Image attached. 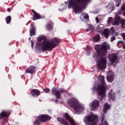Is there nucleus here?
Masks as SVG:
<instances>
[{"label": "nucleus", "instance_id": "obj_15", "mask_svg": "<svg viewBox=\"0 0 125 125\" xmlns=\"http://www.w3.org/2000/svg\"><path fill=\"white\" fill-rule=\"evenodd\" d=\"M52 92L54 93L57 98H60V93H59V91L58 90L56 89V88L53 87L52 88Z\"/></svg>", "mask_w": 125, "mask_h": 125}, {"label": "nucleus", "instance_id": "obj_30", "mask_svg": "<svg viewBox=\"0 0 125 125\" xmlns=\"http://www.w3.org/2000/svg\"><path fill=\"white\" fill-rule=\"evenodd\" d=\"M46 28L47 30H50V29L52 28V23H51L50 24H47L46 26Z\"/></svg>", "mask_w": 125, "mask_h": 125}, {"label": "nucleus", "instance_id": "obj_25", "mask_svg": "<svg viewBox=\"0 0 125 125\" xmlns=\"http://www.w3.org/2000/svg\"><path fill=\"white\" fill-rule=\"evenodd\" d=\"M81 19H83V18L84 19H88V15L85 13H83L81 15Z\"/></svg>", "mask_w": 125, "mask_h": 125}, {"label": "nucleus", "instance_id": "obj_7", "mask_svg": "<svg viewBox=\"0 0 125 125\" xmlns=\"http://www.w3.org/2000/svg\"><path fill=\"white\" fill-rule=\"evenodd\" d=\"M107 64V59L104 57L100 59L97 61V65L99 68H100L101 70L106 69V64Z\"/></svg>", "mask_w": 125, "mask_h": 125}, {"label": "nucleus", "instance_id": "obj_21", "mask_svg": "<svg viewBox=\"0 0 125 125\" xmlns=\"http://www.w3.org/2000/svg\"><path fill=\"white\" fill-rule=\"evenodd\" d=\"M58 121L60 124H62V125H68V122L62 118H58Z\"/></svg>", "mask_w": 125, "mask_h": 125}, {"label": "nucleus", "instance_id": "obj_26", "mask_svg": "<svg viewBox=\"0 0 125 125\" xmlns=\"http://www.w3.org/2000/svg\"><path fill=\"white\" fill-rule=\"evenodd\" d=\"M108 94L110 99H112V100H114V99L115 98V95L113 94V91L110 90Z\"/></svg>", "mask_w": 125, "mask_h": 125}, {"label": "nucleus", "instance_id": "obj_5", "mask_svg": "<svg viewBox=\"0 0 125 125\" xmlns=\"http://www.w3.org/2000/svg\"><path fill=\"white\" fill-rule=\"evenodd\" d=\"M98 117L96 115L91 114L90 117L87 116L84 118V122L87 125H90L92 123V125H97L96 124L97 121Z\"/></svg>", "mask_w": 125, "mask_h": 125}, {"label": "nucleus", "instance_id": "obj_4", "mask_svg": "<svg viewBox=\"0 0 125 125\" xmlns=\"http://www.w3.org/2000/svg\"><path fill=\"white\" fill-rule=\"evenodd\" d=\"M108 49H110L109 44L107 42H103L100 50L97 51V52L95 53L93 55V58L96 59V58H99V57H101V56L106 55Z\"/></svg>", "mask_w": 125, "mask_h": 125}, {"label": "nucleus", "instance_id": "obj_38", "mask_svg": "<svg viewBox=\"0 0 125 125\" xmlns=\"http://www.w3.org/2000/svg\"><path fill=\"white\" fill-rule=\"evenodd\" d=\"M116 3H118V4H117V6H119V5L120 4V3H121V0H119L118 1L116 2Z\"/></svg>", "mask_w": 125, "mask_h": 125}, {"label": "nucleus", "instance_id": "obj_49", "mask_svg": "<svg viewBox=\"0 0 125 125\" xmlns=\"http://www.w3.org/2000/svg\"><path fill=\"white\" fill-rule=\"evenodd\" d=\"M56 103H57V101H56Z\"/></svg>", "mask_w": 125, "mask_h": 125}, {"label": "nucleus", "instance_id": "obj_27", "mask_svg": "<svg viewBox=\"0 0 125 125\" xmlns=\"http://www.w3.org/2000/svg\"><path fill=\"white\" fill-rule=\"evenodd\" d=\"M66 7H67V5H61L60 6L59 10L60 11H63V10L66 9Z\"/></svg>", "mask_w": 125, "mask_h": 125}, {"label": "nucleus", "instance_id": "obj_44", "mask_svg": "<svg viewBox=\"0 0 125 125\" xmlns=\"http://www.w3.org/2000/svg\"><path fill=\"white\" fill-rule=\"evenodd\" d=\"M104 125H107V122H106V121L104 122Z\"/></svg>", "mask_w": 125, "mask_h": 125}, {"label": "nucleus", "instance_id": "obj_32", "mask_svg": "<svg viewBox=\"0 0 125 125\" xmlns=\"http://www.w3.org/2000/svg\"><path fill=\"white\" fill-rule=\"evenodd\" d=\"M120 36L123 38L124 40L125 41V33H122L120 34Z\"/></svg>", "mask_w": 125, "mask_h": 125}, {"label": "nucleus", "instance_id": "obj_37", "mask_svg": "<svg viewBox=\"0 0 125 125\" xmlns=\"http://www.w3.org/2000/svg\"><path fill=\"white\" fill-rule=\"evenodd\" d=\"M125 4H124L122 6V8H121V10L124 11V10H125Z\"/></svg>", "mask_w": 125, "mask_h": 125}, {"label": "nucleus", "instance_id": "obj_23", "mask_svg": "<svg viewBox=\"0 0 125 125\" xmlns=\"http://www.w3.org/2000/svg\"><path fill=\"white\" fill-rule=\"evenodd\" d=\"M92 40V41L94 42H99V40H100V36L97 35V36L93 37Z\"/></svg>", "mask_w": 125, "mask_h": 125}, {"label": "nucleus", "instance_id": "obj_43", "mask_svg": "<svg viewBox=\"0 0 125 125\" xmlns=\"http://www.w3.org/2000/svg\"><path fill=\"white\" fill-rule=\"evenodd\" d=\"M7 11H8V12H10V9L8 8L7 9Z\"/></svg>", "mask_w": 125, "mask_h": 125}, {"label": "nucleus", "instance_id": "obj_12", "mask_svg": "<svg viewBox=\"0 0 125 125\" xmlns=\"http://www.w3.org/2000/svg\"><path fill=\"white\" fill-rule=\"evenodd\" d=\"M64 118L65 119H66V120H68L69 122H70L71 125H76V123H75L74 120L71 118V117H70V115H69L68 113L64 114Z\"/></svg>", "mask_w": 125, "mask_h": 125}, {"label": "nucleus", "instance_id": "obj_22", "mask_svg": "<svg viewBox=\"0 0 125 125\" xmlns=\"http://www.w3.org/2000/svg\"><path fill=\"white\" fill-rule=\"evenodd\" d=\"M31 94L33 96H34V95H39L41 94V92L38 90L34 89L31 92Z\"/></svg>", "mask_w": 125, "mask_h": 125}, {"label": "nucleus", "instance_id": "obj_18", "mask_svg": "<svg viewBox=\"0 0 125 125\" xmlns=\"http://www.w3.org/2000/svg\"><path fill=\"white\" fill-rule=\"evenodd\" d=\"M9 116V113L7 112L6 111H2L0 114V119H3L4 117H8Z\"/></svg>", "mask_w": 125, "mask_h": 125}, {"label": "nucleus", "instance_id": "obj_34", "mask_svg": "<svg viewBox=\"0 0 125 125\" xmlns=\"http://www.w3.org/2000/svg\"><path fill=\"white\" fill-rule=\"evenodd\" d=\"M44 92H46V93H48V92H49V91H50V90L48 88H46V89H44Z\"/></svg>", "mask_w": 125, "mask_h": 125}, {"label": "nucleus", "instance_id": "obj_47", "mask_svg": "<svg viewBox=\"0 0 125 125\" xmlns=\"http://www.w3.org/2000/svg\"><path fill=\"white\" fill-rule=\"evenodd\" d=\"M29 41L31 40V37H30V38H29Z\"/></svg>", "mask_w": 125, "mask_h": 125}, {"label": "nucleus", "instance_id": "obj_3", "mask_svg": "<svg viewBox=\"0 0 125 125\" xmlns=\"http://www.w3.org/2000/svg\"><path fill=\"white\" fill-rule=\"evenodd\" d=\"M98 81L101 82V85L99 86L97 88V92L98 97L100 99L103 98L106 96V83L104 81V77L101 76L98 77Z\"/></svg>", "mask_w": 125, "mask_h": 125}, {"label": "nucleus", "instance_id": "obj_42", "mask_svg": "<svg viewBox=\"0 0 125 125\" xmlns=\"http://www.w3.org/2000/svg\"><path fill=\"white\" fill-rule=\"evenodd\" d=\"M122 11H120V12H119L117 14H121L122 13Z\"/></svg>", "mask_w": 125, "mask_h": 125}, {"label": "nucleus", "instance_id": "obj_35", "mask_svg": "<svg viewBox=\"0 0 125 125\" xmlns=\"http://www.w3.org/2000/svg\"><path fill=\"white\" fill-rule=\"evenodd\" d=\"M95 19L97 23H99L100 22V20H99V19H98V17H96Z\"/></svg>", "mask_w": 125, "mask_h": 125}, {"label": "nucleus", "instance_id": "obj_8", "mask_svg": "<svg viewBox=\"0 0 125 125\" xmlns=\"http://www.w3.org/2000/svg\"><path fill=\"white\" fill-rule=\"evenodd\" d=\"M73 107L75 112L77 113V114H78V113L80 112H83V110H84V108H83V106L82 104H80L79 102H76V103H74Z\"/></svg>", "mask_w": 125, "mask_h": 125}, {"label": "nucleus", "instance_id": "obj_13", "mask_svg": "<svg viewBox=\"0 0 125 125\" xmlns=\"http://www.w3.org/2000/svg\"><path fill=\"white\" fill-rule=\"evenodd\" d=\"M37 68L35 66H31L29 67L26 70V73L29 74H34V73H36V70Z\"/></svg>", "mask_w": 125, "mask_h": 125}, {"label": "nucleus", "instance_id": "obj_39", "mask_svg": "<svg viewBox=\"0 0 125 125\" xmlns=\"http://www.w3.org/2000/svg\"><path fill=\"white\" fill-rule=\"evenodd\" d=\"M117 43L119 44V43H124V42L123 41H118L117 42Z\"/></svg>", "mask_w": 125, "mask_h": 125}, {"label": "nucleus", "instance_id": "obj_45", "mask_svg": "<svg viewBox=\"0 0 125 125\" xmlns=\"http://www.w3.org/2000/svg\"><path fill=\"white\" fill-rule=\"evenodd\" d=\"M123 48H124V49H125V45H124L123 46Z\"/></svg>", "mask_w": 125, "mask_h": 125}, {"label": "nucleus", "instance_id": "obj_17", "mask_svg": "<svg viewBox=\"0 0 125 125\" xmlns=\"http://www.w3.org/2000/svg\"><path fill=\"white\" fill-rule=\"evenodd\" d=\"M110 71H109L108 73L107 80L109 83H112V82L114 81V76H113V74H111V75H110Z\"/></svg>", "mask_w": 125, "mask_h": 125}, {"label": "nucleus", "instance_id": "obj_33", "mask_svg": "<svg viewBox=\"0 0 125 125\" xmlns=\"http://www.w3.org/2000/svg\"><path fill=\"white\" fill-rule=\"evenodd\" d=\"M113 21V19L111 17H110L108 18V19L107 20V22L108 23H110L111 21Z\"/></svg>", "mask_w": 125, "mask_h": 125}, {"label": "nucleus", "instance_id": "obj_6", "mask_svg": "<svg viewBox=\"0 0 125 125\" xmlns=\"http://www.w3.org/2000/svg\"><path fill=\"white\" fill-rule=\"evenodd\" d=\"M103 28H104V25L102 24H100L96 27V31L99 33H103L105 38L108 39L109 37V29H105L102 32Z\"/></svg>", "mask_w": 125, "mask_h": 125}, {"label": "nucleus", "instance_id": "obj_31", "mask_svg": "<svg viewBox=\"0 0 125 125\" xmlns=\"http://www.w3.org/2000/svg\"><path fill=\"white\" fill-rule=\"evenodd\" d=\"M122 27V28H125V20H123L121 21Z\"/></svg>", "mask_w": 125, "mask_h": 125}, {"label": "nucleus", "instance_id": "obj_1", "mask_svg": "<svg viewBox=\"0 0 125 125\" xmlns=\"http://www.w3.org/2000/svg\"><path fill=\"white\" fill-rule=\"evenodd\" d=\"M38 42L43 41L42 43L38 42L36 43L37 47L39 50H49L54 48L57 45L58 42H60V40L56 38H54L52 40H48L45 39V37L41 36L38 38Z\"/></svg>", "mask_w": 125, "mask_h": 125}, {"label": "nucleus", "instance_id": "obj_11", "mask_svg": "<svg viewBox=\"0 0 125 125\" xmlns=\"http://www.w3.org/2000/svg\"><path fill=\"white\" fill-rule=\"evenodd\" d=\"M117 55L115 54H111L109 55V65H113L115 62H116V60H117Z\"/></svg>", "mask_w": 125, "mask_h": 125}, {"label": "nucleus", "instance_id": "obj_20", "mask_svg": "<svg viewBox=\"0 0 125 125\" xmlns=\"http://www.w3.org/2000/svg\"><path fill=\"white\" fill-rule=\"evenodd\" d=\"M110 107L111 106L110 105H108V104H104V114H106L107 110H109Z\"/></svg>", "mask_w": 125, "mask_h": 125}, {"label": "nucleus", "instance_id": "obj_48", "mask_svg": "<svg viewBox=\"0 0 125 125\" xmlns=\"http://www.w3.org/2000/svg\"><path fill=\"white\" fill-rule=\"evenodd\" d=\"M108 7H110V5H108Z\"/></svg>", "mask_w": 125, "mask_h": 125}, {"label": "nucleus", "instance_id": "obj_14", "mask_svg": "<svg viewBox=\"0 0 125 125\" xmlns=\"http://www.w3.org/2000/svg\"><path fill=\"white\" fill-rule=\"evenodd\" d=\"M120 23H121V18H120V17L117 16L115 17V21L113 22L112 24L119 26V24H120Z\"/></svg>", "mask_w": 125, "mask_h": 125}, {"label": "nucleus", "instance_id": "obj_36", "mask_svg": "<svg viewBox=\"0 0 125 125\" xmlns=\"http://www.w3.org/2000/svg\"><path fill=\"white\" fill-rule=\"evenodd\" d=\"M115 40H116V38H115V37L113 36L111 38V42H114Z\"/></svg>", "mask_w": 125, "mask_h": 125}, {"label": "nucleus", "instance_id": "obj_16", "mask_svg": "<svg viewBox=\"0 0 125 125\" xmlns=\"http://www.w3.org/2000/svg\"><path fill=\"white\" fill-rule=\"evenodd\" d=\"M95 28L92 24H89L88 28L86 30V32H88L89 34H91L93 31H94Z\"/></svg>", "mask_w": 125, "mask_h": 125}, {"label": "nucleus", "instance_id": "obj_29", "mask_svg": "<svg viewBox=\"0 0 125 125\" xmlns=\"http://www.w3.org/2000/svg\"><path fill=\"white\" fill-rule=\"evenodd\" d=\"M110 31H111V32L113 33V35H115V36H118V33L115 32V29H114L113 27L110 28Z\"/></svg>", "mask_w": 125, "mask_h": 125}, {"label": "nucleus", "instance_id": "obj_41", "mask_svg": "<svg viewBox=\"0 0 125 125\" xmlns=\"http://www.w3.org/2000/svg\"><path fill=\"white\" fill-rule=\"evenodd\" d=\"M113 8H114V4L112 3L111 4V9H113Z\"/></svg>", "mask_w": 125, "mask_h": 125}, {"label": "nucleus", "instance_id": "obj_10", "mask_svg": "<svg viewBox=\"0 0 125 125\" xmlns=\"http://www.w3.org/2000/svg\"><path fill=\"white\" fill-rule=\"evenodd\" d=\"M51 119V117L47 115H42L38 117L36 121L34 123V125H36L37 122H45V121H48Z\"/></svg>", "mask_w": 125, "mask_h": 125}, {"label": "nucleus", "instance_id": "obj_19", "mask_svg": "<svg viewBox=\"0 0 125 125\" xmlns=\"http://www.w3.org/2000/svg\"><path fill=\"white\" fill-rule=\"evenodd\" d=\"M32 11L35 15V18L33 19V20H37L38 19H41L42 18L40 14L37 13V12H36L35 10H33Z\"/></svg>", "mask_w": 125, "mask_h": 125}, {"label": "nucleus", "instance_id": "obj_28", "mask_svg": "<svg viewBox=\"0 0 125 125\" xmlns=\"http://www.w3.org/2000/svg\"><path fill=\"white\" fill-rule=\"evenodd\" d=\"M11 21V17L8 16L7 18H6V21L7 24H9Z\"/></svg>", "mask_w": 125, "mask_h": 125}, {"label": "nucleus", "instance_id": "obj_9", "mask_svg": "<svg viewBox=\"0 0 125 125\" xmlns=\"http://www.w3.org/2000/svg\"><path fill=\"white\" fill-rule=\"evenodd\" d=\"M91 111H94L99 107V102L96 100H94L92 103L89 104Z\"/></svg>", "mask_w": 125, "mask_h": 125}, {"label": "nucleus", "instance_id": "obj_46", "mask_svg": "<svg viewBox=\"0 0 125 125\" xmlns=\"http://www.w3.org/2000/svg\"><path fill=\"white\" fill-rule=\"evenodd\" d=\"M104 121V118H103L102 119V123H103V121Z\"/></svg>", "mask_w": 125, "mask_h": 125}, {"label": "nucleus", "instance_id": "obj_40", "mask_svg": "<svg viewBox=\"0 0 125 125\" xmlns=\"http://www.w3.org/2000/svg\"><path fill=\"white\" fill-rule=\"evenodd\" d=\"M31 46L32 48H34V42L31 41Z\"/></svg>", "mask_w": 125, "mask_h": 125}, {"label": "nucleus", "instance_id": "obj_2", "mask_svg": "<svg viewBox=\"0 0 125 125\" xmlns=\"http://www.w3.org/2000/svg\"><path fill=\"white\" fill-rule=\"evenodd\" d=\"M88 1V0H69L68 7H72L75 13H80L85 8V5Z\"/></svg>", "mask_w": 125, "mask_h": 125}, {"label": "nucleus", "instance_id": "obj_24", "mask_svg": "<svg viewBox=\"0 0 125 125\" xmlns=\"http://www.w3.org/2000/svg\"><path fill=\"white\" fill-rule=\"evenodd\" d=\"M30 33L31 37H32V36H35L36 34V29L35 27H32L31 29H30Z\"/></svg>", "mask_w": 125, "mask_h": 125}]
</instances>
